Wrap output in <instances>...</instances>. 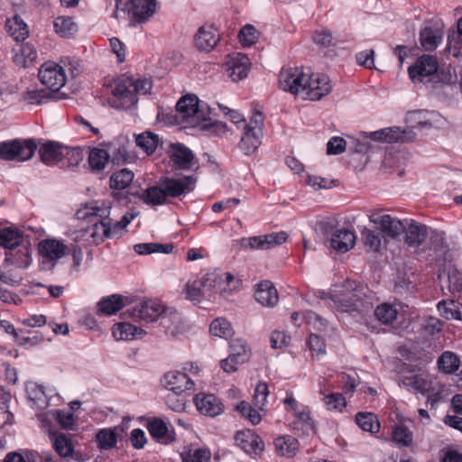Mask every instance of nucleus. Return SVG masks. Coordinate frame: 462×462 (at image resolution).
I'll return each instance as SVG.
<instances>
[{
  "label": "nucleus",
  "mask_w": 462,
  "mask_h": 462,
  "mask_svg": "<svg viewBox=\"0 0 462 462\" xmlns=\"http://www.w3.org/2000/svg\"><path fill=\"white\" fill-rule=\"evenodd\" d=\"M312 40L318 45L328 47L332 45L334 38L330 31L320 29L314 32Z\"/></svg>",
  "instance_id": "nucleus-64"
},
{
  "label": "nucleus",
  "mask_w": 462,
  "mask_h": 462,
  "mask_svg": "<svg viewBox=\"0 0 462 462\" xmlns=\"http://www.w3.org/2000/svg\"><path fill=\"white\" fill-rule=\"evenodd\" d=\"M374 294L368 287L346 280L329 293L335 307L342 312H363L373 307Z\"/></svg>",
  "instance_id": "nucleus-2"
},
{
  "label": "nucleus",
  "mask_w": 462,
  "mask_h": 462,
  "mask_svg": "<svg viewBox=\"0 0 462 462\" xmlns=\"http://www.w3.org/2000/svg\"><path fill=\"white\" fill-rule=\"evenodd\" d=\"M164 305L158 300H146L135 304L131 310V317L134 320L152 322L159 319Z\"/></svg>",
  "instance_id": "nucleus-15"
},
{
  "label": "nucleus",
  "mask_w": 462,
  "mask_h": 462,
  "mask_svg": "<svg viewBox=\"0 0 462 462\" xmlns=\"http://www.w3.org/2000/svg\"><path fill=\"white\" fill-rule=\"evenodd\" d=\"M356 422L364 431L374 434L380 430L379 420L372 412H357L356 414Z\"/></svg>",
  "instance_id": "nucleus-38"
},
{
  "label": "nucleus",
  "mask_w": 462,
  "mask_h": 462,
  "mask_svg": "<svg viewBox=\"0 0 462 462\" xmlns=\"http://www.w3.org/2000/svg\"><path fill=\"white\" fill-rule=\"evenodd\" d=\"M268 394V385L265 383H259L254 390V406L259 410H264Z\"/></svg>",
  "instance_id": "nucleus-59"
},
{
  "label": "nucleus",
  "mask_w": 462,
  "mask_h": 462,
  "mask_svg": "<svg viewBox=\"0 0 462 462\" xmlns=\"http://www.w3.org/2000/svg\"><path fill=\"white\" fill-rule=\"evenodd\" d=\"M250 350L246 345V342L241 338L233 339L230 342V354L225 359L224 365H226L228 362L238 361L245 363L249 359Z\"/></svg>",
  "instance_id": "nucleus-31"
},
{
  "label": "nucleus",
  "mask_w": 462,
  "mask_h": 462,
  "mask_svg": "<svg viewBox=\"0 0 462 462\" xmlns=\"http://www.w3.org/2000/svg\"><path fill=\"white\" fill-rule=\"evenodd\" d=\"M356 243V236L347 229L336 230L331 236L330 245L336 251L346 253L352 249Z\"/></svg>",
  "instance_id": "nucleus-29"
},
{
  "label": "nucleus",
  "mask_w": 462,
  "mask_h": 462,
  "mask_svg": "<svg viewBox=\"0 0 462 462\" xmlns=\"http://www.w3.org/2000/svg\"><path fill=\"white\" fill-rule=\"evenodd\" d=\"M404 241L410 247H419L428 236V227L413 220L405 219Z\"/></svg>",
  "instance_id": "nucleus-23"
},
{
  "label": "nucleus",
  "mask_w": 462,
  "mask_h": 462,
  "mask_svg": "<svg viewBox=\"0 0 462 462\" xmlns=\"http://www.w3.org/2000/svg\"><path fill=\"white\" fill-rule=\"evenodd\" d=\"M55 32L62 37H69L78 31V26L70 17L60 16L54 21Z\"/></svg>",
  "instance_id": "nucleus-48"
},
{
  "label": "nucleus",
  "mask_w": 462,
  "mask_h": 462,
  "mask_svg": "<svg viewBox=\"0 0 462 462\" xmlns=\"http://www.w3.org/2000/svg\"><path fill=\"white\" fill-rule=\"evenodd\" d=\"M147 429L151 436L157 441L166 443L169 440L168 427L161 419H153L148 422Z\"/></svg>",
  "instance_id": "nucleus-47"
},
{
  "label": "nucleus",
  "mask_w": 462,
  "mask_h": 462,
  "mask_svg": "<svg viewBox=\"0 0 462 462\" xmlns=\"http://www.w3.org/2000/svg\"><path fill=\"white\" fill-rule=\"evenodd\" d=\"M254 298L263 307H273L279 300L277 290L270 281H263L256 285Z\"/></svg>",
  "instance_id": "nucleus-25"
},
{
  "label": "nucleus",
  "mask_w": 462,
  "mask_h": 462,
  "mask_svg": "<svg viewBox=\"0 0 462 462\" xmlns=\"http://www.w3.org/2000/svg\"><path fill=\"white\" fill-rule=\"evenodd\" d=\"M25 390L27 398L37 409L43 410L49 406V399L42 386L35 383H28Z\"/></svg>",
  "instance_id": "nucleus-32"
},
{
  "label": "nucleus",
  "mask_w": 462,
  "mask_h": 462,
  "mask_svg": "<svg viewBox=\"0 0 462 462\" xmlns=\"http://www.w3.org/2000/svg\"><path fill=\"white\" fill-rule=\"evenodd\" d=\"M110 154L100 148H93L88 154V163L92 171H100L105 169Z\"/></svg>",
  "instance_id": "nucleus-43"
},
{
  "label": "nucleus",
  "mask_w": 462,
  "mask_h": 462,
  "mask_svg": "<svg viewBox=\"0 0 462 462\" xmlns=\"http://www.w3.org/2000/svg\"><path fill=\"white\" fill-rule=\"evenodd\" d=\"M448 49L454 57L462 56V17L457 23V32L448 37Z\"/></svg>",
  "instance_id": "nucleus-52"
},
{
  "label": "nucleus",
  "mask_w": 462,
  "mask_h": 462,
  "mask_svg": "<svg viewBox=\"0 0 462 462\" xmlns=\"http://www.w3.org/2000/svg\"><path fill=\"white\" fill-rule=\"evenodd\" d=\"M402 383L408 390L414 393L424 394L429 389V383L422 374L404 376Z\"/></svg>",
  "instance_id": "nucleus-46"
},
{
  "label": "nucleus",
  "mask_w": 462,
  "mask_h": 462,
  "mask_svg": "<svg viewBox=\"0 0 462 462\" xmlns=\"http://www.w3.org/2000/svg\"><path fill=\"white\" fill-rule=\"evenodd\" d=\"M235 440L249 455H260L264 449L263 439L250 430L238 431Z\"/></svg>",
  "instance_id": "nucleus-21"
},
{
  "label": "nucleus",
  "mask_w": 462,
  "mask_h": 462,
  "mask_svg": "<svg viewBox=\"0 0 462 462\" xmlns=\"http://www.w3.org/2000/svg\"><path fill=\"white\" fill-rule=\"evenodd\" d=\"M324 402L328 410L342 411L346 407V399L342 393H335L324 397Z\"/></svg>",
  "instance_id": "nucleus-62"
},
{
  "label": "nucleus",
  "mask_w": 462,
  "mask_h": 462,
  "mask_svg": "<svg viewBox=\"0 0 462 462\" xmlns=\"http://www.w3.org/2000/svg\"><path fill=\"white\" fill-rule=\"evenodd\" d=\"M279 84L282 90L313 101L321 99L332 90L328 76L305 72L299 67L282 69L279 75Z\"/></svg>",
  "instance_id": "nucleus-1"
},
{
  "label": "nucleus",
  "mask_w": 462,
  "mask_h": 462,
  "mask_svg": "<svg viewBox=\"0 0 462 462\" xmlns=\"http://www.w3.org/2000/svg\"><path fill=\"white\" fill-rule=\"evenodd\" d=\"M437 309L439 314L447 319L462 320V304L454 300H441Z\"/></svg>",
  "instance_id": "nucleus-36"
},
{
  "label": "nucleus",
  "mask_w": 462,
  "mask_h": 462,
  "mask_svg": "<svg viewBox=\"0 0 462 462\" xmlns=\"http://www.w3.org/2000/svg\"><path fill=\"white\" fill-rule=\"evenodd\" d=\"M96 441L101 449H110L116 444L117 438L116 430L102 429L96 435Z\"/></svg>",
  "instance_id": "nucleus-50"
},
{
  "label": "nucleus",
  "mask_w": 462,
  "mask_h": 462,
  "mask_svg": "<svg viewBox=\"0 0 462 462\" xmlns=\"http://www.w3.org/2000/svg\"><path fill=\"white\" fill-rule=\"evenodd\" d=\"M52 447L55 451L63 457L71 456L74 451L71 440L64 434H60L52 438Z\"/></svg>",
  "instance_id": "nucleus-51"
},
{
  "label": "nucleus",
  "mask_w": 462,
  "mask_h": 462,
  "mask_svg": "<svg viewBox=\"0 0 462 462\" xmlns=\"http://www.w3.org/2000/svg\"><path fill=\"white\" fill-rule=\"evenodd\" d=\"M225 66L228 76L236 82L247 77L250 69V61L246 55L234 53L228 56Z\"/></svg>",
  "instance_id": "nucleus-19"
},
{
  "label": "nucleus",
  "mask_w": 462,
  "mask_h": 462,
  "mask_svg": "<svg viewBox=\"0 0 462 462\" xmlns=\"http://www.w3.org/2000/svg\"><path fill=\"white\" fill-rule=\"evenodd\" d=\"M374 316L384 325H392L397 319L398 310L389 303H383L374 310Z\"/></svg>",
  "instance_id": "nucleus-42"
},
{
  "label": "nucleus",
  "mask_w": 462,
  "mask_h": 462,
  "mask_svg": "<svg viewBox=\"0 0 462 462\" xmlns=\"http://www.w3.org/2000/svg\"><path fill=\"white\" fill-rule=\"evenodd\" d=\"M288 238V235L282 231L263 236H251L241 239V245L254 250H268L276 245H282Z\"/></svg>",
  "instance_id": "nucleus-14"
},
{
  "label": "nucleus",
  "mask_w": 462,
  "mask_h": 462,
  "mask_svg": "<svg viewBox=\"0 0 462 462\" xmlns=\"http://www.w3.org/2000/svg\"><path fill=\"white\" fill-rule=\"evenodd\" d=\"M156 0H116V7L126 11L139 23L148 21L155 13Z\"/></svg>",
  "instance_id": "nucleus-11"
},
{
  "label": "nucleus",
  "mask_w": 462,
  "mask_h": 462,
  "mask_svg": "<svg viewBox=\"0 0 462 462\" xmlns=\"http://www.w3.org/2000/svg\"><path fill=\"white\" fill-rule=\"evenodd\" d=\"M362 236L365 247H368L374 252H378L382 245L383 236L381 233L365 228L362 231Z\"/></svg>",
  "instance_id": "nucleus-56"
},
{
  "label": "nucleus",
  "mask_w": 462,
  "mask_h": 462,
  "mask_svg": "<svg viewBox=\"0 0 462 462\" xmlns=\"http://www.w3.org/2000/svg\"><path fill=\"white\" fill-rule=\"evenodd\" d=\"M459 359L452 352H444L438 360V365L446 374H452L459 367Z\"/></svg>",
  "instance_id": "nucleus-49"
},
{
  "label": "nucleus",
  "mask_w": 462,
  "mask_h": 462,
  "mask_svg": "<svg viewBox=\"0 0 462 462\" xmlns=\"http://www.w3.org/2000/svg\"><path fill=\"white\" fill-rule=\"evenodd\" d=\"M197 179L190 176H184L179 179L166 178L162 180L166 198H177L182 194L189 193L194 189Z\"/></svg>",
  "instance_id": "nucleus-17"
},
{
  "label": "nucleus",
  "mask_w": 462,
  "mask_h": 462,
  "mask_svg": "<svg viewBox=\"0 0 462 462\" xmlns=\"http://www.w3.org/2000/svg\"><path fill=\"white\" fill-rule=\"evenodd\" d=\"M392 438L399 447H410L412 444L413 433L404 424H396L392 430Z\"/></svg>",
  "instance_id": "nucleus-41"
},
{
  "label": "nucleus",
  "mask_w": 462,
  "mask_h": 462,
  "mask_svg": "<svg viewBox=\"0 0 462 462\" xmlns=\"http://www.w3.org/2000/svg\"><path fill=\"white\" fill-rule=\"evenodd\" d=\"M174 246L172 244H160V243H141L134 246L136 254L144 255L153 253L170 254L172 252Z\"/></svg>",
  "instance_id": "nucleus-39"
},
{
  "label": "nucleus",
  "mask_w": 462,
  "mask_h": 462,
  "mask_svg": "<svg viewBox=\"0 0 462 462\" xmlns=\"http://www.w3.org/2000/svg\"><path fill=\"white\" fill-rule=\"evenodd\" d=\"M234 276L228 273L219 274L208 273L201 277L189 280L185 286V298L195 304L202 300H210L216 293H225L228 290Z\"/></svg>",
  "instance_id": "nucleus-3"
},
{
  "label": "nucleus",
  "mask_w": 462,
  "mask_h": 462,
  "mask_svg": "<svg viewBox=\"0 0 462 462\" xmlns=\"http://www.w3.org/2000/svg\"><path fill=\"white\" fill-rule=\"evenodd\" d=\"M66 245L55 239H46L39 244V251L42 256L41 263L42 269L51 270L55 266V262L66 254Z\"/></svg>",
  "instance_id": "nucleus-13"
},
{
  "label": "nucleus",
  "mask_w": 462,
  "mask_h": 462,
  "mask_svg": "<svg viewBox=\"0 0 462 462\" xmlns=\"http://www.w3.org/2000/svg\"><path fill=\"white\" fill-rule=\"evenodd\" d=\"M53 97L51 92L47 89H29L23 95V99L32 105H40Z\"/></svg>",
  "instance_id": "nucleus-55"
},
{
  "label": "nucleus",
  "mask_w": 462,
  "mask_h": 462,
  "mask_svg": "<svg viewBox=\"0 0 462 462\" xmlns=\"http://www.w3.org/2000/svg\"><path fill=\"white\" fill-rule=\"evenodd\" d=\"M442 40V32L439 29L425 27L420 32V42L425 51H434Z\"/></svg>",
  "instance_id": "nucleus-34"
},
{
  "label": "nucleus",
  "mask_w": 462,
  "mask_h": 462,
  "mask_svg": "<svg viewBox=\"0 0 462 462\" xmlns=\"http://www.w3.org/2000/svg\"><path fill=\"white\" fill-rule=\"evenodd\" d=\"M170 157L180 170H189L193 165L194 154L190 149L181 143L171 145Z\"/></svg>",
  "instance_id": "nucleus-26"
},
{
  "label": "nucleus",
  "mask_w": 462,
  "mask_h": 462,
  "mask_svg": "<svg viewBox=\"0 0 462 462\" xmlns=\"http://www.w3.org/2000/svg\"><path fill=\"white\" fill-rule=\"evenodd\" d=\"M211 453L208 448L190 449L182 454L183 462H209Z\"/></svg>",
  "instance_id": "nucleus-58"
},
{
  "label": "nucleus",
  "mask_w": 462,
  "mask_h": 462,
  "mask_svg": "<svg viewBox=\"0 0 462 462\" xmlns=\"http://www.w3.org/2000/svg\"><path fill=\"white\" fill-rule=\"evenodd\" d=\"M274 446L280 456L291 458L298 451L299 442L295 438L286 435L275 439Z\"/></svg>",
  "instance_id": "nucleus-33"
},
{
  "label": "nucleus",
  "mask_w": 462,
  "mask_h": 462,
  "mask_svg": "<svg viewBox=\"0 0 462 462\" xmlns=\"http://www.w3.org/2000/svg\"><path fill=\"white\" fill-rule=\"evenodd\" d=\"M408 71L413 82L449 84L452 81L449 72L439 73L437 59L427 54L420 56Z\"/></svg>",
  "instance_id": "nucleus-7"
},
{
  "label": "nucleus",
  "mask_w": 462,
  "mask_h": 462,
  "mask_svg": "<svg viewBox=\"0 0 462 462\" xmlns=\"http://www.w3.org/2000/svg\"><path fill=\"white\" fill-rule=\"evenodd\" d=\"M219 41V34L216 28L210 25L201 26L195 35V44L198 49L210 51Z\"/></svg>",
  "instance_id": "nucleus-24"
},
{
  "label": "nucleus",
  "mask_w": 462,
  "mask_h": 462,
  "mask_svg": "<svg viewBox=\"0 0 462 462\" xmlns=\"http://www.w3.org/2000/svg\"><path fill=\"white\" fill-rule=\"evenodd\" d=\"M123 307V297L118 294H113L100 300L97 303V312L111 316L122 310Z\"/></svg>",
  "instance_id": "nucleus-35"
},
{
  "label": "nucleus",
  "mask_w": 462,
  "mask_h": 462,
  "mask_svg": "<svg viewBox=\"0 0 462 462\" xmlns=\"http://www.w3.org/2000/svg\"><path fill=\"white\" fill-rule=\"evenodd\" d=\"M303 319L308 325L312 326L317 330H324L328 325L325 319L311 310L304 312Z\"/></svg>",
  "instance_id": "nucleus-63"
},
{
  "label": "nucleus",
  "mask_w": 462,
  "mask_h": 462,
  "mask_svg": "<svg viewBox=\"0 0 462 462\" xmlns=\"http://www.w3.org/2000/svg\"><path fill=\"white\" fill-rule=\"evenodd\" d=\"M176 110L188 124L197 125L209 120V108L199 100L196 95L183 96L176 104Z\"/></svg>",
  "instance_id": "nucleus-8"
},
{
  "label": "nucleus",
  "mask_w": 462,
  "mask_h": 462,
  "mask_svg": "<svg viewBox=\"0 0 462 462\" xmlns=\"http://www.w3.org/2000/svg\"><path fill=\"white\" fill-rule=\"evenodd\" d=\"M39 153L42 161L45 164H54L61 161L65 156H77L76 161L82 159V153L79 150L64 146L59 143L50 141L40 147Z\"/></svg>",
  "instance_id": "nucleus-12"
},
{
  "label": "nucleus",
  "mask_w": 462,
  "mask_h": 462,
  "mask_svg": "<svg viewBox=\"0 0 462 462\" xmlns=\"http://www.w3.org/2000/svg\"><path fill=\"white\" fill-rule=\"evenodd\" d=\"M263 136V131L259 128L252 130L243 127V134L238 146L245 155H250L261 145Z\"/></svg>",
  "instance_id": "nucleus-27"
},
{
  "label": "nucleus",
  "mask_w": 462,
  "mask_h": 462,
  "mask_svg": "<svg viewBox=\"0 0 462 462\" xmlns=\"http://www.w3.org/2000/svg\"><path fill=\"white\" fill-rule=\"evenodd\" d=\"M36 58L37 52L35 49L31 44L24 43L20 47V54L15 55V61L25 68L30 66Z\"/></svg>",
  "instance_id": "nucleus-54"
},
{
  "label": "nucleus",
  "mask_w": 462,
  "mask_h": 462,
  "mask_svg": "<svg viewBox=\"0 0 462 462\" xmlns=\"http://www.w3.org/2000/svg\"><path fill=\"white\" fill-rule=\"evenodd\" d=\"M369 138L377 142L405 143L415 139V133L411 130H402L400 127H387L371 132Z\"/></svg>",
  "instance_id": "nucleus-18"
},
{
  "label": "nucleus",
  "mask_w": 462,
  "mask_h": 462,
  "mask_svg": "<svg viewBox=\"0 0 462 462\" xmlns=\"http://www.w3.org/2000/svg\"><path fill=\"white\" fill-rule=\"evenodd\" d=\"M111 208L110 200H97L76 212L78 219L88 221L91 225L93 239L90 244L98 245L105 238H109V225L106 224V219L110 215Z\"/></svg>",
  "instance_id": "nucleus-5"
},
{
  "label": "nucleus",
  "mask_w": 462,
  "mask_h": 462,
  "mask_svg": "<svg viewBox=\"0 0 462 462\" xmlns=\"http://www.w3.org/2000/svg\"><path fill=\"white\" fill-rule=\"evenodd\" d=\"M6 29L9 34L17 42L23 41L29 34L27 24L17 15L7 20Z\"/></svg>",
  "instance_id": "nucleus-40"
},
{
  "label": "nucleus",
  "mask_w": 462,
  "mask_h": 462,
  "mask_svg": "<svg viewBox=\"0 0 462 462\" xmlns=\"http://www.w3.org/2000/svg\"><path fill=\"white\" fill-rule=\"evenodd\" d=\"M163 383L171 392L184 393L194 390V382L186 373L180 371H171L165 374Z\"/></svg>",
  "instance_id": "nucleus-20"
},
{
  "label": "nucleus",
  "mask_w": 462,
  "mask_h": 462,
  "mask_svg": "<svg viewBox=\"0 0 462 462\" xmlns=\"http://www.w3.org/2000/svg\"><path fill=\"white\" fill-rule=\"evenodd\" d=\"M112 334L116 340L128 341L143 337L145 331L131 323L121 322L113 326Z\"/></svg>",
  "instance_id": "nucleus-30"
},
{
  "label": "nucleus",
  "mask_w": 462,
  "mask_h": 462,
  "mask_svg": "<svg viewBox=\"0 0 462 462\" xmlns=\"http://www.w3.org/2000/svg\"><path fill=\"white\" fill-rule=\"evenodd\" d=\"M135 142L147 154H152L159 144V136L152 132H144L136 136Z\"/></svg>",
  "instance_id": "nucleus-45"
},
{
  "label": "nucleus",
  "mask_w": 462,
  "mask_h": 462,
  "mask_svg": "<svg viewBox=\"0 0 462 462\" xmlns=\"http://www.w3.org/2000/svg\"><path fill=\"white\" fill-rule=\"evenodd\" d=\"M194 403L201 414L209 417H216L224 411L223 403L214 394L199 393L194 397Z\"/></svg>",
  "instance_id": "nucleus-22"
},
{
  "label": "nucleus",
  "mask_w": 462,
  "mask_h": 462,
  "mask_svg": "<svg viewBox=\"0 0 462 462\" xmlns=\"http://www.w3.org/2000/svg\"><path fill=\"white\" fill-rule=\"evenodd\" d=\"M181 394L171 392L165 398L167 406L176 412L185 410L186 400Z\"/></svg>",
  "instance_id": "nucleus-61"
},
{
  "label": "nucleus",
  "mask_w": 462,
  "mask_h": 462,
  "mask_svg": "<svg viewBox=\"0 0 462 462\" xmlns=\"http://www.w3.org/2000/svg\"><path fill=\"white\" fill-rule=\"evenodd\" d=\"M134 177L133 171L126 168L122 169L114 172L110 177V187L116 189H124L132 183Z\"/></svg>",
  "instance_id": "nucleus-44"
},
{
  "label": "nucleus",
  "mask_w": 462,
  "mask_h": 462,
  "mask_svg": "<svg viewBox=\"0 0 462 462\" xmlns=\"http://www.w3.org/2000/svg\"><path fill=\"white\" fill-rule=\"evenodd\" d=\"M369 220L377 225L383 235L390 238H397L405 229V219L399 220L390 215L372 214Z\"/></svg>",
  "instance_id": "nucleus-16"
},
{
  "label": "nucleus",
  "mask_w": 462,
  "mask_h": 462,
  "mask_svg": "<svg viewBox=\"0 0 462 462\" xmlns=\"http://www.w3.org/2000/svg\"><path fill=\"white\" fill-rule=\"evenodd\" d=\"M151 88L152 83L148 79H117L111 86L108 103L117 109H128L137 103L138 95H145Z\"/></svg>",
  "instance_id": "nucleus-4"
},
{
  "label": "nucleus",
  "mask_w": 462,
  "mask_h": 462,
  "mask_svg": "<svg viewBox=\"0 0 462 462\" xmlns=\"http://www.w3.org/2000/svg\"><path fill=\"white\" fill-rule=\"evenodd\" d=\"M37 149L32 140H14L0 143V158L6 161L24 162L31 159Z\"/></svg>",
  "instance_id": "nucleus-10"
},
{
  "label": "nucleus",
  "mask_w": 462,
  "mask_h": 462,
  "mask_svg": "<svg viewBox=\"0 0 462 462\" xmlns=\"http://www.w3.org/2000/svg\"><path fill=\"white\" fill-rule=\"evenodd\" d=\"M160 325L171 336H176L181 329V318L173 308L165 307L159 318Z\"/></svg>",
  "instance_id": "nucleus-28"
},
{
  "label": "nucleus",
  "mask_w": 462,
  "mask_h": 462,
  "mask_svg": "<svg viewBox=\"0 0 462 462\" xmlns=\"http://www.w3.org/2000/svg\"><path fill=\"white\" fill-rule=\"evenodd\" d=\"M38 78L41 83L47 88V90L51 92L52 96H55L67 81L65 68L51 60L41 66Z\"/></svg>",
  "instance_id": "nucleus-9"
},
{
  "label": "nucleus",
  "mask_w": 462,
  "mask_h": 462,
  "mask_svg": "<svg viewBox=\"0 0 462 462\" xmlns=\"http://www.w3.org/2000/svg\"><path fill=\"white\" fill-rule=\"evenodd\" d=\"M140 199L147 205L158 206L166 202V195L162 186H152L144 189Z\"/></svg>",
  "instance_id": "nucleus-37"
},
{
  "label": "nucleus",
  "mask_w": 462,
  "mask_h": 462,
  "mask_svg": "<svg viewBox=\"0 0 462 462\" xmlns=\"http://www.w3.org/2000/svg\"><path fill=\"white\" fill-rule=\"evenodd\" d=\"M0 246L10 251L19 248L16 255L12 253L6 255V260L19 268H27L32 263L29 243H24L23 232L14 226L4 227L0 230Z\"/></svg>",
  "instance_id": "nucleus-6"
},
{
  "label": "nucleus",
  "mask_w": 462,
  "mask_h": 462,
  "mask_svg": "<svg viewBox=\"0 0 462 462\" xmlns=\"http://www.w3.org/2000/svg\"><path fill=\"white\" fill-rule=\"evenodd\" d=\"M209 330L213 336L224 338H227L233 334V328L230 322L224 318L214 319L210 324Z\"/></svg>",
  "instance_id": "nucleus-53"
},
{
  "label": "nucleus",
  "mask_w": 462,
  "mask_h": 462,
  "mask_svg": "<svg viewBox=\"0 0 462 462\" xmlns=\"http://www.w3.org/2000/svg\"><path fill=\"white\" fill-rule=\"evenodd\" d=\"M239 41L243 46H251L256 42L258 39V34L255 28L251 24H246L244 26L239 34Z\"/></svg>",
  "instance_id": "nucleus-60"
},
{
  "label": "nucleus",
  "mask_w": 462,
  "mask_h": 462,
  "mask_svg": "<svg viewBox=\"0 0 462 462\" xmlns=\"http://www.w3.org/2000/svg\"><path fill=\"white\" fill-rule=\"evenodd\" d=\"M308 346L311 351L312 356L319 359L326 354V344L324 339L315 333H310Z\"/></svg>",
  "instance_id": "nucleus-57"
}]
</instances>
